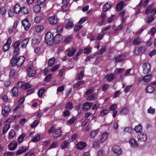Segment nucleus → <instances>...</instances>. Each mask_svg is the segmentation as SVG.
Wrapping results in <instances>:
<instances>
[{"instance_id":"1","label":"nucleus","mask_w":156,"mask_h":156,"mask_svg":"<svg viewBox=\"0 0 156 156\" xmlns=\"http://www.w3.org/2000/svg\"><path fill=\"white\" fill-rule=\"evenodd\" d=\"M54 36L50 33H47L45 37V41L46 43L49 45H51L53 42Z\"/></svg>"},{"instance_id":"2","label":"nucleus","mask_w":156,"mask_h":156,"mask_svg":"<svg viewBox=\"0 0 156 156\" xmlns=\"http://www.w3.org/2000/svg\"><path fill=\"white\" fill-rule=\"evenodd\" d=\"M12 122L11 119H7L5 122V125L3 127L2 133L5 134L8 131L10 127V123Z\"/></svg>"},{"instance_id":"3","label":"nucleus","mask_w":156,"mask_h":156,"mask_svg":"<svg viewBox=\"0 0 156 156\" xmlns=\"http://www.w3.org/2000/svg\"><path fill=\"white\" fill-rule=\"evenodd\" d=\"M112 150L114 153L118 155H121L122 153L120 147L118 145H114L112 147Z\"/></svg>"},{"instance_id":"4","label":"nucleus","mask_w":156,"mask_h":156,"mask_svg":"<svg viewBox=\"0 0 156 156\" xmlns=\"http://www.w3.org/2000/svg\"><path fill=\"white\" fill-rule=\"evenodd\" d=\"M33 68V66H29L27 69L28 75L30 77L34 76L36 73V70Z\"/></svg>"},{"instance_id":"5","label":"nucleus","mask_w":156,"mask_h":156,"mask_svg":"<svg viewBox=\"0 0 156 156\" xmlns=\"http://www.w3.org/2000/svg\"><path fill=\"white\" fill-rule=\"evenodd\" d=\"M74 26L73 20L72 19L69 18L68 21L65 24V27L67 30H69L73 28Z\"/></svg>"},{"instance_id":"6","label":"nucleus","mask_w":156,"mask_h":156,"mask_svg":"<svg viewBox=\"0 0 156 156\" xmlns=\"http://www.w3.org/2000/svg\"><path fill=\"white\" fill-rule=\"evenodd\" d=\"M151 66L148 62L144 63L143 66V71L145 73H148L151 70Z\"/></svg>"},{"instance_id":"7","label":"nucleus","mask_w":156,"mask_h":156,"mask_svg":"<svg viewBox=\"0 0 156 156\" xmlns=\"http://www.w3.org/2000/svg\"><path fill=\"white\" fill-rule=\"evenodd\" d=\"M17 145L18 143L17 141L13 140L8 144V149L10 151H13L16 148Z\"/></svg>"},{"instance_id":"8","label":"nucleus","mask_w":156,"mask_h":156,"mask_svg":"<svg viewBox=\"0 0 156 156\" xmlns=\"http://www.w3.org/2000/svg\"><path fill=\"white\" fill-rule=\"evenodd\" d=\"M22 23L25 30H28L29 29L30 24L28 18H26L24 20H22Z\"/></svg>"},{"instance_id":"9","label":"nucleus","mask_w":156,"mask_h":156,"mask_svg":"<svg viewBox=\"0 0 156 156\" xmlns=\"http://www.w3.org/2000/svg\"><path fill=\"white\" fill-rule=\"evenodd\" d=\"M29 149V148L28 147L25 146H23L16 151V154L17 155H21L24 152L28 151Z\"/></svg>"},{"instance_id":"10","label":"nucleus","mask_w":156,"mask_h":156,"mask_svg":"<svg viewBox=\"0 0 156 156\" xmlns=\"http://www.w3.org/2000/svg\"><path fill=\"white\" fill-rule=\"evenodd\" d=\"M62 133V131L60 129H57L55 130L52 134L53 137L55 139H56L60 137Z\"/></svg>"},{"instance_id":"11","label":"nucleus","mask_w":156,"mask_h":156,"mask_svg":"<svg viewBox=\"0 0 156 156\" xmlns=\"http://www.w3.org/2000/svg\"><path fill=\"white\" fill-rule=\"evenodd\" d=\"M93 104V103L88 102H85L83 105V110L84 111H87L92 106Z\"/></svg>"},{"instance_id":"12","label":"nucleus","mask_w":156,"mask_h":156,"mask_svg":"<svg viewBox=\"0 0 156 156\" xmlns=\"http://www.w3.org/2000/svg\"><path fill=\"white\" fill-rule=\"evenodd\" d=\"M137 138L138 141L144 142L147 139V136L144 133H140L138 135Z\"/></svg>"},{"instance_id":"13","label":"nucleus","mask_w":156,"mask_h":156,"mask_svg":"<svg viewBox=\"0 0 156 156\" xmlns=\"http://www.w3.org/2000/svg\"><path fill=\"white\" fill-rule=\"evenodd\" d=\"M125 3L123 1H121L119 2L116 5V10L117 11H121L123 8Z\"/></svg>"},{"instance_id":"14","label":"nucleus","mask_w":156,"mask_h":156,"mask_svg":"<svg viewBox=\"0 0 156 156\" xmlns=\"http://www.w3.org/2000/svg\"><path fill=\"white\" fill-rule=\"evenodd\" d=\"M25 60V58L23 56H20L17 58V66L18 67H21L23 64Z\"/></svg>"},{"instance_id":"15","label":"nucleus","mask_w":156,"mask_h":156,"mask_svg":"<svg viewBox=\"0 0 156 156\" xmlns=\"http://www.w3.org/2000/svg\"><path fill=\"white\" fill-rule=\"evenodd\" d=\"M49 23L51 24L55 25L57 23V17L55 16H50L48 20Z\"/></svg>"},{"instance_id":"16","label":"nucleus","mask_w":156,"mask_h":156,"mask_svg":"<svg viewBox=\"0 0 156 156\" xmlns=\"http://www.w3.org/2000/svg\"><path fill=\"white\" fill-rule=\"evenodd\" d=\"M87 146V144L84 142H80L76 144V147L77 149L81 150L85 147Z\"/></svg>"},{"instance_id":"17","label":"nucleus","mask_w":156,"mask_h":156,"mask_svg":"<svg viewBox=\"0 0 156 156\" xmlns=\"http://www.w3.org/2000/svg\"><path fill=\"white\" fill-rule=\"evenodd\" d=\"M112 4L110 2H107L103 6L102 11L104 12L108 11L112 6Z\"/></svg>"},{"instance_id":"18","label":"nucleus","mask_w":156,"mask_h":156,"mask_svg":"<svg viewBox=\"0 0 156 156\" xmlns=\"http://www.w3.org/2000/svg\"><path fill=\"white\" fill-rule=\"evenodd\" d=\"M62 37L60 34H58L54 37L53 42L55 44L59 43L62 39Z\"/></svg>"},{"instance_id":"19","label":"nucleus","mask_w":156,"mask_h":156,"mask_svg":"<svg viewBox=\"0 0 156 156\" xmlns=\"http://www.w3.org/2000/svg\"><path fill=\"white\" fill-rule=\"evenodd\" d=\"M66 51H67V55L69 57L73 56L75 53L76 49L75 48H71L67 49Z\"/></svg>"},{"instance_id":"20","label":"nucleus","mask_w":156,"mask_h":156,"mask_svg":"<svg viewBox=\"0 0 156 156\" xmlns=\"http://www.w3.org/2000/svg\"><path fill=\"white\" fill-rule=\"evenodd\" d=\"M104 78L106 79L108 82H111L114 79L115 76L113 73L108 74L105 76Z\"/></svg>"},{"instance_id":"21","label":"nucleus","mask_w":156,"mask_h":156,"mask_svg":"<svg viewBox=\"0 0 156 156\" xmlns=\"http://www.w3.org/2000/svg\"><path fill=\"white\" fill-rule=\"evenodd\" d=\"M129 143L133 148H136L138 147V144L137 142L134 138L131 139L130 140Z\"/></svg>"},{"instance_id":"22","label":"nucleus","mask_w":156,"mask_h":156,"mask_svg":"<svg viewBox=\"0 0 156 156\" xmlns=\"http://www.w3.org/2000/svg\"><path fill=\"white\" fill-rule=\"evenodd\" d=\"M29 12V9L27 7H23L20 8V13L23 15H26Z\"/></svg>"},{"instance_id":"23","label":"nucleus","mask_w":156,"mask_h":156,"mask_svg":"<svg viewBox=\"0 0 156 156\" xmlns=\"http://www.w3.org/2000/svg\"><path fill=\"white\" fill-rule=\"evenodd\" d=\"M12 92L13 96L17 97L19 95V89L16 87H14L12 88Z\"/></svg>"},{"instance_id":"24","label":"nucleus","mask_w":156,"mask_h":156,"mask_svg":"<svg viewBox=\"0 0 156 156\" xmlns=\"http://www.w3.org/2000/svg\"><path fill=\"white\" fill-rule=\"evenodd\" d=\"M125 57L124 55H119L115 58V62L116 63L120 62L125 59Z\"/></svg>"},{"instance_id":"25","label":"nucleus","mask_w":156,"mask_h":156,"mask_svg":"<svg viewBox=\"0 0 156 156\" xmlns=\"http://www.w3.org/2000/svg\"><path fill=\"white\" fill-rule=\"evenodd\" d=\"M108 135V133L106 132H105L102 134L100 140L101 143H103L105 141L107 138Z\"/></svg>"},{"instance_id":"26","label":"nucleus","mask_w":156,"mask_h":156,"mask_svg":"<svg viewBox=\"0 0 156 156\" xmlns=\"http://www.w3.org/2000/svg\"><path fill=\"white\" fill-rule=\"evenodd\" d=\"M17 57L18 56H16L15 55H14L12 57L11 62V63L12 66H14L16 65L17 66Z\"/></svg>"},{"instance_id":"27","label":"nucleus","mask_w":156,"mask_h":156,"mask_svg":"<svg viewBox=\"0 0 156 156\" xmlns=\"http://www.w3.org/2000/svg\"><path fill=\"white\" fill-rule=\"evenodd\" d=\"M29 41V39L28 38H26L23 40L21 43V48H26Z\"/></svg>"},{"instance_id":"28","label":"nucleus","mask_w":156,"mask_h":156,"mask_svg":"<svg viewBox=\"0 0 156 156\" xmlns=\"http://www.w3.org/2000/svg\"><path fill=\"white\" fill-rule=\"evenodd\" d=\"M155 88L152 86H147L145 89V91L147 93H151L154 90Z\"/></svg>"},{"instance_id":"29","label":"nucleus","mask_w":156,"mask_h":156,"mask_svg":"<svg viewBox=\"0 0 156 156\" xmlns=\"http://www.w3.org/2000/svg\"><path fill=\"white\" fill-rule=\"evenodd\" d=\"M152 77L151 75L149 74L143 77L142 80L145 82H149L151 79Z\"/></svg>"},{"instance_id":"30","label":"nucleus","mask_w":156,"mask_h":156,"mask_svg":"<svg viewBox=\"0 0 156 156\" xmlns=\"http://www.w3.org/2000/svg\"><path fill=\"white\" fill-rule=\"evenodd\" d=\"M19 4H16L14 7V11L17 14L20 13V8Z\"/></svg>"},{"instance_id":"31","label":"nucleus","mask_w":156,"mask_h":156,"mask_svg":"<svg viewBox=\"0 0 156 156\" xmlns=\"http://www.w3.org/2000/svg\"><path fill=\"white\" fill-rule=\"evenodd\" d=\"M134 129L136 132L137 133L142 132V125L141 124H139L138 125L135 126Z\"/></svg>"},{"instance_id":"32","label":"nucleus","mask_w":156,"mask_h":156,"mask_svg":"<svg viewBox=\"0 0 156 156\" xmlns=\"http://www.w3.org/2000/svg\"><path fill=\"white\" fill-rule=\"evenodd\" d=\"M141 41L142 40L141 38L139 37H138L133 40V43L135 45H138L139 44L141 43Z\"/></svg>"},{"instance_id":"33","label":"nucleus","mask_w":156,"mask_h":156,"mask_svg":"<svg viewBox=\"0 0 156 156\" xmlns=\"http://www.w3.org/2000/svg\"><path fill=\"white\" fill-rule=\"evenodd\" d=\"M33 11L36 13H39L41 11V7L39 5H36L34 6L33 8Z\"/></svg>"},{"instance_id":"34","label":"nucleus","mask_w":156,"mask_h":156,"mask_svg":"<svg viewBox=\"0 0 156 156\" xmlns=\"http://www.w3.org/2000/svg\"><path fill=\"white\" fill-rule=\"evenodd\" d=\"M64 28V26L62 25H59L58 26L57 28V31L58 34H61L63 31Z\"/></svg>"},{"instance_id":"35","label":"nucleus","mask_w":156,"mask_h":156,"mask_svg":"<svg viewBox=\"0 0 156 156\" xmlns=\"http://www.w3.org/2000/svg\"><path fill=\"white\" fill-rule=\"evenodd\" d=\"M40 135L37 134H36L34 137L32 139L31 141L33 142H37L39 141L40 140Z\"/></svg>"},{"instance_id":"36","label":"nucleus","mask_w":156,"mask_h":156,"mask_svg":"<svg viewBox=\"0 0 156 156\" xmlns=\"http://www.w3.org/2000/svg\"><path fill=\"white\" fill-rule=\"evenodd\" d=\"M26 135L25 133H23L20 135L18 138V141L19 143L20 144L22 142L23 139L25 136Z\"/></svg>"},{"instance_id":"37","label":"nucleus","mask_w":156,"mask_h":156,"mask_svg":"<svg viewBox=\"0 0 156 156\" xmlns=\"http://www.w3.org/2000/svg\"><path fill=\"white\" fill-rule=\"evenodd\" d=\"M106 51V46H103L99 50L98 54L99 55H101Z\"/></svg>"},{"instance_id":"38","label":"nucleus","mask_w":156,"mask_h":156,"mask_svg":"<svg viewBox=\"0 0 156 156\" xmlns=\"http://www.w3.org/2000/svg\"><path fill=\"white\" fill-rule=\"evenodd\" d=\"M98 132L99 131L98 129H96L92 131L90 134V136L92 138L94 137L98 134Z\"/></svg>"},{"instance_id":"39","label":"nucleus","mask_w":156,"mask_h":156,"mask_svg":"<svg viewBox=\"0 0 156 156\" xmlns=\"http://www.w3.org/2000/svg\"><path fill=\"white\" fill-rule=\"evenodd\" d=\"M45 91V89L44 88H40L38 91V95L39 97H41L44 93V92Z\"/></svg>"},{"instance_id":"40","label":"nucleus","mask_w":156,"mask_h":156,"mask_svg":"<svg viewBox=\"0 0 156 156\" xmlns=\"http://www.w3.org/2000/svg\"><path fill=\"white\" fill-rule=\"evenodd\" d=\"M96 97V94H93L88 96L87 98V100L88 101H91L94 100Z\"/></svg>"},{"instance_id":"41","label":"nucleus","mask_w":156,"mask_h":156,"mask_svg":"<svg viewBox=\"0 0 156 156\" xmlns=\"http://www.w3.org/2000/svg\"><path fill=\"white\" fill-rule=\"evenodd\" d=\"M84 72L81 71L80 73L77 75V78L79 80H81L83 77Z\"/></svg>"},{"instance_id":"42","label":"nucleus","mask_w":156,"mask_h":156,"mask_svg":"<svg viewBox=\"0 0 156 156\" xmlns=\"http://www.w3.org/2000/svg\"><path fill=\"white\" fill-rule=\"evenodd\" d=\"M105 16L106 14L105 13H102L100 17L101 18V21L99 22L100 25H102L104 22L105 19Z\"/></svg>"},{"instance_id":"43","label":"nucleus","mask_w":156,"mask_h":156,"mask_svg":"<svg viewBox=\"0 0 156 156\" xmlns=\"http://www.w3.org/2000/svg\"><path fill=\"white\" fill-rule=\"evenodd\" d=\"M15 136V132L13 129H11L10 132L9 136L10 139H12Z\"/></svg>"},{"instance_id":"44","label":"nucleus","mask_w":156,"mask_h":156,"mask_svg":"<svg viewBox=\"0 0 156 156\" xmlns=\"http://www.w3.org/2000/svg\"><path fill=\"white\" fill-rule=\"evenodd\" d=\"M55 59L54 57H53L50 58L48 62V65L49 66H51L53 65L55 63Z\"/></svg>"},{"instance_id":"45","label":"nucleus","mask_w":156,"mask_h":156,"mask_svg":"<svg viewBox=\"0 0 156 156\" xmlns=\"http://www.w3.org/2000/svg\"><path fill=\"white\" fill-rule=\"evenodd\" d=\"M76 119V117H73L72 118L70 119L67 122V123L69 125L73 124Z\"/></svg>"},{"instance_id":"46","label":"nucleus","mask_w":156,"mask_h":156,"mask_svg":"<svg viewBox=\"0 0 156 156\" xmlns=\"http://www.w3.org/2000/svg\"><path fill=\"white\" fill-rule=\"evenodd\" d=\"M61 7L62 10L64 12L67 11L69 9V5L63 4Z\"/></svg>"},{"instance_id":"47","label":"nucleus","mask_w":156,"mask_h":156,"mask_svg":"<svg viewBox=\"0 0 156 156\" xmlns=\"http://www.w3.org/2000/svg\"><path fill=\"white\" fill-rule=\"evenodd\" d=\"M16 72L13 69H11L9 73V77L10 79H12L13 78L14 75L15 74Z\"/></svg>"},{"instance_id":"48","label":"nucleus","mask_w":156,"mask_h":156,"mask_svg":"<svg viewBox=\"0 0 156 156\" xmlns=\"http://www.w3.org/2000/svg\"><path fill=\"white\" fill-rule=\"evenodd\" d=\"M14 50L13 52L14 55L16 56H18L20 55V48H14Z\"/></svg>"},{"instance_id":"49","label":"nucleus","mask_w":156,"mask_h":156,"mask_svg":"<svg viewBox=\"0 0 156 156\" xmlns=\"http://www.w3.org/2000/svg\"><path fill=\"white\" fill-rule=\"evenodd\" d=\"M52 74H51L48 75L45 78V81L47 83L50 82L51 79L52 78Z\"/></svg>"},{"instance_id":"50","label":"nucleus","mask_w":156,"mask_h":156,"mask_svg":"<svg viewBox=\"0 0 156 156\" xmlns=\"http://www.w3.org/2000/svg\"><path fill=\"white\" fill-rule=\"evenodd\" d=\"M68 141L67 140H65L64 141L62 144L61 147L62 149H64L66 148L67 147Z\"/></svg>"},{"instance_id":"51","label":"nucleus","mask_w":156,"mask_h":156,"mask_svg":"<svg viewBox=\"0 0 156 156\" xmlns=\"http://www.w3.org/2000/svg\"><path fill=\"white\" fill-rule=\"evenodd\" d=\"M100 141L99 140H95L93 143V148H95L96 147L98 146L100 143Z\"/></svg>"},{"instance_id":"52","label":"nucleus","mask_w":156,"mask_h":156,"mask_svg":"<svg viewBox=\"0 0 156 156\" xmlns=\"http://www.w3.org/2000/svg\"><path fill=\"white\" fill-rule=\"evenodd\" d=\"M43 26L38 25L35 27V30L36 32H39L43 29Z\"/></svg>"},{"instance_id":"53","label":"nucleus","mask_w":156,"mask_h":156,"mask_svg":"<svg viewBox=\"0 0 156 156\" xmlns=\"http://www.w3.org/2000/svg\"><path fill=\"white\" fill-rule=\"evenodd\" d=\"M20 45V41H16L14 44L13 48H19V47Z\"/></svg>"},{"instance_id":"54","label":"nucleus","mask_w":156,"mask_h":156,"mask_svg":"<svg viewBox=\"0 0 156 156\" xmlns=\"http://www.w3.org/2000/svg\"><path fill=\"white\" fill-rule=\"evenodd\" d=\"M41 20V16H36L34 19V22L36 23H40Z\"/></svg>"},{"instance_id":"55","label":"nucleus","mask_w":156,"mask_h":156,"mask_svg":"<svg viewBox=\"0 0 156 156\" xmlns=\"http://www.w3.org/2000/svg\"><path fill=\"white\" fill-rule=\"evenodd\" d=\"M82 27V25H77L75 26L74 28V32H77L79 31Z\"/></svg>"},{"instance_id":"56","label":"nucleus","mask_w":156,"mask_h":156,"mask_svg":"<svg viewBox=\"0 0 156 156\" xmlns=\"http://www.w3.org/2000/svg\"><path fill=\"white\" fill-rule=\"evenodd\" d=\"M39 123L38 121L37 120H35L31 124V127L33 128L36 127Z\"/></svg>"},{"instance_id":"57","label":"nucleus","mask_w":156,"mask_h":156,"mask_svg":"<svg viewBox=\"0 0 156 156\" xmlns=\"http://www.w3.org/2000/svg\"><path fill=\"white\" fill-rule=\"evenodd\" d=\"M23 89L26 90L31 87V85L28 83H24Z\"/></svg>"},{"instance_id":"58","label":"nucleus","mask_w":156,"mask_h":156,"mask_svg":"<svg viewBox=\"0 0 156 156\" xmlns=\"http://www.w3.org/2000/svg\"><path fill=\"white\" fill-rule=\"evenodd\" d=\"M73 108V104L71 102H69L66 106V109L67 110H71Z\"/></svg>"},{"instance_id":"59","label":"nucleus","mask_w":156,"mask_h":156,"mask_svg":"<svg viewBox=\"0 0 156 156\" xmlns=\"http://www.w3.org/2000/svg\"><path fill=\"white\" fill-rule=\"evenodd\" d=\"M87 20V17H83L81 18L79 21V23L82 24L84 23Z\"/></svg>"},{"instance_id":"60","label":"nucleus","mask_w":156,"mask_h":156,"mask_svg":"<svg viewBox=\"0 0 156 156\" xmlns=\"http://www.w3.org/2000/svg\"><path fill=\"white\" fill-rule=\"evenodd\" d=\"M110 27L111 26H108L103 28V29H101V32L103 34H105L106 33V32H105V31L108 30L110 28Z\"/></svg>"},{"instance_id":"61","label":"nucleus","mask_w":156,"mask_h":156,"mask_svg":"<svg viewBox=\"0 0 156 156\" xmlns=\"http://www.w3.org/2000/svg\"><path fill=\"white\" fill-rule=\"evenodd\" d=\"M1 98L5 102H7L8 100V98L6 94H4L1 96Z\"/></svg>"},{"instance_id":"62","label":"nucleus","mask_w":156,"mask_h":156,"mask_svg":"<svg viewBox=\"0 0 156 156\" xmlns=\"http://www.w3.org/2000/svg\"><path fill=\"white\" fill-rule=\"evenodd\" d=\"M108 113V111L107 110H102L100 113L101 116H104L107 115Z\"/></svg>"},{"instance_id":"63","label":"nucleus","mask_w":156,"mask_h":156,"mask_svg":"<svg viewBox=\"0 0 156 156\" xmlns=\"http://www.w3.org/2000/svg\"><path fill=\"white\" fill-rule=\"evenodd\" d=\"M128 111L126 108H125L122 110L120 112V114H126L128 112Z\"/></svg>"},{"instance_id":"64","label":"nucleus","mask_w":156,"mask_h":156,"mask_svg":"<svg viewBox=\"0 0 156 156\" xmlns=\"http://www.w3.org/2000/svg\"><path fill=\"white\" fill-rule=\"evenodd\" d=\"M14 153L13 152H7L4 154L5 156H13Z\"/></svg>"}]
</instances>
